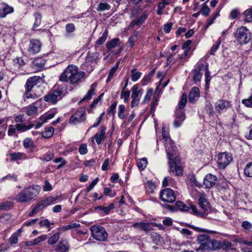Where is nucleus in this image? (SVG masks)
<instances>
[{"mask_svg":"<svg viewBox=\"0 0 252 252\" xmlns=\"http://www.w3.org/2000/svg\"><path fill=\"white\" fill-rule=\"evenodd\" d=\"M162 137L164 140L166 152L168 159L169 171L176 176L183 175V169L181 166L180 160L178 156L177 147L173 141L169 137L164 128H162Z\"/></svg>","mask_w":252,"mask_h":252,"instance_id":"1","label":"nucleus"},{"mask_svg":"<svg viewBox=\"0 0 252 252\" xmlns=\"http://www.w3.org/2000/svg\"><path fill=\"white\" fill-rule=\"evenodd\" d=\"M78 67L76 65H68L60 76V80L66 82L69 80L72 84L77 83L85 75L84 72L78 71Z\"/></svg>","mask_w":252,"mask_h":252,"instance_id":"2","label":"nucleus"},{"mask_svg":"<svg viewBox=\"0 0 252 252\" xmlns=\"http://www.w3.org/2000/svg\"><path fill=\"white\" fill-rule=\"evenodd\" d=\"M40 187L32 186L25 188L18 193L16 200L20 203H27L32 200L39 193Z\"/></svg>","mask_w":252,"mask_h":252,"instance_id":"3","label":"nucleus"},{"mask_svg":"<svg viewBox=\"0 0 252 252\" xmlns=\"http://www.w3.org/2000/svg\"><path fill=\"white\" fill-rule=\"evenodd\" d=\"M234 38L240 44H246L252 38L250 31L246 27L241 26L237 28L233 32Z\"/></svg>","mask_w":252,"mask_h":252,"instance_id":"4","label":"nucleus"},{"mask_svg":"<svg viewBox=\"0 0 252 252\" xmlns=\"http://www.w3.org/2000/svg\"><path fill=\"white\" fill-rule=\"evenodd\" d=\"M198 203L200 207L203 210L204 212L199 211L195 205L191 204L190 208L191 213L196 216L204 217L205 215H206L205 212L207 211L209 208V203L205 196L202 195L199 197L198 200Z\"/></svg>","mask_w":252,"mask_h":252,"instance_id":"5","label":"nucleus"},{"mask_svg":"<svg viewBox=\"0 0 252 252\" xmlns=\"http://www.w3.org/2000/svg\"><path fill=\"white\" fill-rule=\"evenodd\" d=\"M63 93V88L62 86H59L56 89H55L48 94L44 96V100L46 102L55 104L62 99Z\"/></svg>","mask_w":252,"mask_h":252,"instance_id":"6","label":"nucleus"},{"mask_svg":"<svg viewBox=\"0 0 252 252\" xmlns=\"http://www.w3.org/2000/svg\"><path fill=\"white\" fill-rule=\"evenodd\" d=\"M91 231L92 236L96 240L104 241L108 237L105 229L101 226L94 225L91 227Z\"/></svg>","mask_w":252,"mask_h":252,"instance_id":"7","label":"nucleus"},{"mask_svg":"<svg viewBox=\"0 0 252 252\" xmlns=\"http://www.w3.org/2000/svg\"><path fill=\"white\" fill-rule=\"evenodd\" d=\"M232 156L227 152L220 153L218 156L217 163L218 167L224 169L232 160Z\"/></svg>","mask_w":252,"mask_h":252,"instance_id":"8","label":"nucleus"},{"mask_svg":"<svg viewBox=\"0 0 252 252\" xmlns=\"http://www.w3.org/2000/svg\"><path fill=\"white\" fill-rule=\"evenodd\" d=\"M160 198L164 202L172 203L175 201L176 196L172 189L165 188L161 191Z\"/></svg>","mask_w":252,"mask_h":252,"instance_id":"9","label":"nucleus"},{"mask_svg":"<svg viewBox=\"0 0 252 252\" xmlns=\"http://www.w3.org/2000/svg\"><path fill=\"white\" fill-rule=\"evenodd\" d=\"M85 120V110L84 108H79L70 118V123L76 125Z\"/></svg>","mask_w":252,"mask_h":252,"instance_id":"10","label":"nucleus"},{"mask_svg":"<svg viewBox=\"0 0 252 252\" xmlns=\"http://www.w3.org/2000/svg\"><path fill=\"white\" fill-rule=\"evenodd\" d=\"M231 107V102L223 99H219L215 103V110L219 114L225 112Z\"/></svg>","mask_w":252,"mask_h":252,"instance_id":"11","label":"nucleus"},{"mask_svg":"<svg viewBox=\"0 0 252 252\" xmlns=\"http://www.w3.org/2000/svg\"><path fill=\"white\" fill-rule=\"evenodd\" d=\"M41 47V43L39 40L32 39L30 40L27 52L29 55H34L40 52Z\"/></svg>","mask_w":252,"mask_h":252,"instance_id":"12","label":"nucleus"},{"mask_svg":"<svg viewBox=\"0 0 252 252\" xmlns=\"http://www.w3.org/2000/svg\"><path fill=\"white\" fill-rule=\"evenodd\" d=\"M42 79L37 76H34L29 78L25 85L26 90L28 91H31L32 88L38 83L42 81Z\"/></svg>","mask_w":252,"mask_h":252,"instance_id":"13","label":"nucleus"},{"mask_svg":"<svg viewBox=\"0 0 252 252\" xmlns=\"http://www.w3.org/2000/svg\"><path fill=\"white\" fill-rule=\"evenodd\" d=\"M217 179L216 176L212 174H208L204 178L203 184L206 188H211L215 185Z\"/></svg>","mask_w":252,"mask_h":252,"instance_id":"14","label":"nucleus"},{"mask_svg":"<svg viewBox=\"0 0 252 252\" xmlns=\"http://www.w3.org/2000/svg\"><path fill=\"white\" fill-rule=\"evenodd\" d=\"M220 241H218L215 239H210L207 245H205L203 248V250H212L216 251L220 248Z\"/></svg>","mask_w":252,"mask_h":252,"instance_id":"15","label":"nucleus"},{"mask_svg":"<svg viewBox=\"0 0 252 252\" xmlns=\"http://www.w3.org/2000/svg\"><path fill=\"white\" fill-rule=\"evenodd\" d=\"M200 96L199 89L197 87H193L189 92V100L191 103L197 101Z\"/></svg>","mask_w":252,"mask_h":252,"instance_id":"16","label":"nucleus"},{"mask_svg":"<svg viewBox=\"0 0 252 252\" xmlns=\"http://www.w3.org/2000/svg\"><path fill=\"white\" fill-rule=\"evenodd\" d=\"M185 119V115L184 112L182 110H176V119L174 123V126L176 127H179Z\"/></svg>","mask_w":252,"mask_h":252,"instance_id":"17","label":"nucleus"},{"mask_svg":"<svg viewBox=\"0 0 252 252\" xmlns=\"http://www.w3.org/2000/svg\"><path fill=\"white\" fill-rule=\"evenodd\" d=\"M13 11V8L6 4L2 3L0 5V17L1 18L5 17L8 14L12 13Z\"/></svg>","mask_w":252,"mask_h":252,"instance_id":"18","label":"nucleus"},{"mask_svg":"<svg viewBox=\"0 0 252 252\" xmlns=\"http://www.w3.org/2000/svg\"><path fill=\"white\" fill-rule=\"evenodd\" d=\"M131 97L140 99L143 94V89L138 84L134 85L131 89Z\"/></svg>","mask_w":252,"mask_h":252,"instance_id":"19","label":"nucleus"},{"mask_svg":"<svg viewBox=\"0 0 252 252\" xmlns=\"http://www.w3.org/2000/svg\"><path fill=\"white\" fill-rule=\"evenodd\" d=\"M203 67L204 64L203 63H200L198 66L194 69L193 80L195 82H199L200 81L202 76V74L200 72Z\"/></svg>","mask_w":252,"mask_h":252,"instance_id":"20","label":"nucleus"},{"mask_svg":"<svg viewBox=\"0 0 252 252\" xmlns=\"http://www.w3.org/2000/svg\"><path fill=\"white\" fill-rule=\"evenodd\" d=\"M69 248L68 242L66 240L60 241L56 248L57 252H66Z\"/></svg>","mask_w":252,"mask_h":252,"instance_id":"21","label":"nucleus"},{"mask_svg":"<svg viewBox=\"0 0 252 252\" xmlns=\"http://www.w3.org/2000/svg\"><path fill=\"white\" fill-rule=\"evenodd\" d=\"M147 16V13L144 12L138 19L132 20L129 24V27H133L135 26L139 27L146 19Z\"/></svg>","mask_w":252,"mask_h":252,"instance_id":"22","label":"nucleus"},{"mask_svg":"<svg viewBox=\"0 0 252 252\" xmlns=\"http://www.w3.org/2000/svg\"><path fill=\"white\" fill-rule=\"evenodd\" d=\"M210 237L207 234H201L198 236L197 241L200 244L199 249L203 250V248L205 245H207L209 242Z\"/></svg>","mask_w":252,"mask_h":252,"instance_id":"23","label":"nucleus"},{"mask_svg":"<svg viewBox=\"0 0 252 252\" xmlns=\"http://www.w3.org/2000/svg\"><path fill=\"white\" fill-rule=\"evenodd\" d=\"M106 127L104 126H101L100 131L96 133L94 135V138L97 144H100L103 139H104V135L105 133Z\"/></svg>","mask_w":252,"mask_h":252,"instance_id":"24","label":"nucleus"},{"mask_svg":"<svg viewBox=\"0 0 252 252\" xmlns=\"http://www.w3.org/2000/svg\"><path fill=\"white\" fill-rule=\"evenodd\" d=\"M96 85L95 83H93L91 86L90 89L88 91L86 94L84 96L83 98L81 100V101L85 100H88L92 98L93 95L94 94V92L95 90Z\"/></svg>","mask_w":252,"mask_h":252,"instance_id":"25","label":"nucleus"},{"mask_svg":"<svg viewBox=\"0 0 252 252\" xmlns=\"http://www.w3.org/2000/svg\"><path fill=\"white\" fill-rule=\"evenodd\" d=\"M150 223H144V222H137L135 223L132 225V227L135 228H138L139 229L142 230L144 231H148L151 230Z\"/></svg>","mask_w":252,"mask_h":252,"instance_id":"26","label":"nucleus"},{"mask_svg":"<svg viewBox=\"0 0 252 252\" xmlns=\"http://www.w3.org/2000/svg\"><path fill=\"white\" fill-rule=\"evenodd\" d=\"M25 112L29 116H34L37 113V108L33 105H30L25 109Z\"/></svg>","mask_w":252,"mask_h":252,"instance_id":"27","label":"nucleus"},{"mask_svg":"<svg viewBox=\"0 0 252 252\" xmlns=\"http://www.w3.org/2000/svg\"><path fill=\"white\" fill-rule=\"evenodd\" d=\"M10 157L12 160H17L27 158V156L25 154L20 152L11 153L10 154Z\"/></svg>","mask_w":252,"mask_h":252,"instance_id":"28","label":"nucleus"},{"mask_svg":"<svg viewBox=\"0 0 252 252\" xmlns=\"http://www.w3.org/2000/svg\"><path fill=\"white\" fill-rule=\"evenodd\" d=\"M120 44V39L118 38H115L111 40L108 41L106 44V47L108 50H111L117 45Z\"/></svg>","mask_w":252,"mask_h":252,"instance_id":"29","label":"nucleus"},{"mask_svg":"<svg viewBox=\"0 0 252 252\" xmlns=\"http://www.w3.org/2000/svg\"><path fill=\"white\" fill-rule=\"evenodd\" d=\"M57 200V197L53 196H48V197L40 201L44 207H46L55 202Z\"/></svg>","mask_w":252,"mask_h":252,"instance_id":"30","label":"nucleus"},{"mask_svg":"<svg viewBox=\"0 0 252 252\" xmlns=\"http://www.w3.org/2000/svg\"><path fill=\"white\" fill-rule=\"evenodd\" d=\"M98 58V53H88L86 57V61L88 63H92L95 62Z\"/></svg>","mask_w":252,"mask_h":252,"instance_id":"31","label":"nucleus"},{"mask_svg":"<svg viewBox=\"0 0 252 252\" xmlns=\"http://www.w3.org/2000/svg\"><path fill=\"white\" fill-rule=\"evenodd\" d=\"M34 126V125L30 124L28 125H23L21 124H18L16 125L17 130H20L22 131H25L29 130Z\"/></svg>","mask_w":252,"mask_h":252,"instance_id":"32","label":"nucleus"},{"mask_svg":"<svg viewBox=\"0 0 252 252\" xmlns=\"http://www.w3.org/2000/svg\"><path fill=\"white\" fill-rule=\"evenodd\" d=\"M44 208L43 205L39 201L34 208H33L32 211L29 213V216L30 217H32L34 214H37Z\"/></svg>","mask_w":252,"mask_h":252,"instance_id":"33","label":"nucleus"},{"mask_svg":"<svg viewBox=\"0 0 252 252\" xmlns=\"http://www.w3.org/2000/svg\"><path fill=\"white\" fill-rule=\"evenodd\" d=\"M244 20L247 22L252 21V7L247 9L243 12Z\"/></svg>","mask_w":252,"mask_h":252,"instance_id":"34","label":"nucleus"},{"mask_svg":"<svg viewBox=\"0 0 252 252\" xmlns=\"http://www.w3.org/2000/svg\"><path fill=\"white\" fill-rule=\"evenodd\" d=\"M244 173L247 177H252V162L247 164L244 169Z\"/></svg>","mask_w":252,"mask_h":252,"instance_id":"35","label":"nucleus"},{"mask_svg":"<svg viewBox=\"0 0 252 252\" xmlns=\"http://www.w3.org/2000/svg\"><path fill=\"white\" fill-rule=\"evenodd\" d=\"M111 6L110 4L106 2H100L96 10L97 11H104L106 10H109L110 9Z\"/></svg>","mask_w":252,"mask_h":252,"instance_id":"36","label":"nucleus"},{"mask_svg":"<svg viewBox=\"0 0 252 252\" xmlns=\"http://www.w3.org/2000/svg\"><path fill=\"white\" fill-rule=\"evenodd\" d=\"M34 16L35 18V22L33 24V28L34 30H36L41 24L42 17L41 15L38 12L35 13L34 14Z\"/></svg>","mask_w":252,"mask_h":252,"instance_id":"37","label":"nucleus"},{"mask_svg":"<svg viewBox=\"0 0 252 252\" xmlns=\"http://www.w3.org/2000/svg\"><path fill=\"white\" fill-rule=\"evenodd\" d=\"M54 129L52 127L45 128V130L41 133V135L45 138H49L52 136L54 133Z\"/></svg>","mask_w":252,"mask_h":252,"instance_id":"38","label":"nucleus"},{"mask_svg":"<svg viewBox=\"0 0 252 252\" xmlns=\"http://www.w3.org/2000/svg\"><path fill=\"white\" fill-rule=\"evenodd\" d=\"M46 118V116L44 114L39 118L37 121L36 125H34L35 129H38L42 126L43 124L46 123L48 121Z\"/></svg>","mask_w":252,"mask_h":252,"instance_id":"39","label":"nucleus"},{"mask_svg":"<svg viewBox=\"0 0 252 252\" xmlns=\"http://www.w3.org/2000/svg\"><path fill=\"white\" fill-rule=\"evenodd\" d=\"M147 159L145 158L140 159L137 161V166L139 169H144L147 166Z\"/></svg>","mask_w":252,"mask_h":252,"instance_id":"40","label":"nucleus"},{"mask_svg":"<svg viewBox=\"0 0 252 252\" xmlns=\"http://www.w3.org/2000/svg\"><path fill=\"white\" fill-rule=\"evenodd\" d=\"M60 235V232H57L49 238L48 243L49 245L55 244L59 239Z\"/></svg>","mask_w":252,"mask_h":252,"instance_id":"41","label":"nucleus"},{"mask_svg":"<svg viewBox=\"0 0 252 252\" xmlns=\"http://www.w3.org/2000/svg\"><path fill=\"white\" fill-rule=\"evenodd\" d=\"M187 101V96L186 94H183L182 95L181 99L180 102L178 104V109L181 110L186 105Z\"/></svg>","mask_w":252,"mask_h":252,"instance_id":"42","label":"nucleus"},{"mask_svg":"<svg viewBox=\"0 0 252 252\" xmlns=\"http://www.w3.org/2000/svg\"><path fill=\"white\" fill-rule=\"evenodd\" d=\"M114 208V204L111 203L109 206L106 207H102L98 206L97 208L103 211L105 214H108L110 210H112Z\"/></svg>","mask_w":252,"mask_h":252,"instance_id":"43","label":"nucleus"},{"mask_svg":"<svg viewBox=\"0 0 252 252\" xmlns=\"http://www.w3.org/2000/svg\"><path fill=\"white\" fill-rule=\"evenodd\" d=\"M39 224L40 227L47 228H48V231H50L51 229L50 228V225L54 224V223L50 222L48 219H44L42 220H41L39 222Z\"/></svg>","mask_w":252,"mask_h":252,"instance_id":"44","label":"nucleus"},{"mask_svg":"<svg viewBox=\"0 0 252 252\" xmlns=\"http://www.w3.org/2000/svg\"><path fill=\"white\" fill-rule=\"evenodd\" d=\"M23 146L26 149L33 147L34 146L33 141L31 138H27L23 141Z\"/></svg>","mask_w":252,"mask_h":252,"instance_id":"45","label":"nucleus"},{"mask_svg":"<svg viewBox=\"0 0 252 252\" xmlns=\"http://www.w3.org/2000/svg\"><path fill=\"white\" fill-rule=\"evenodd\" d=\"M108 36V31L105 30L103 33L102 36L100 37L96 41V44L97 45L102 44L106 40Z\"/></svg>","mask_w":252,"mask_h":252,"instance_id":"46","label":"nucleus"},{"mask_svg":"<svg viewBox=\"0 0 252 252\" xmlns=\"http://www.w3.org/2000/svg\"><path fill=\"white\" fill-rule=\"evenodd\" d=\"M153 94V89H149L147 91L146 94L143 100L144 103H147L149 102Z\"/></svg>","mask_w":252,"mask_h":252,"instance_id":"47","label":"nucleus"},{"mask_svg":"<svg viewBox=\"0 0 252 252\" xmlns=\"http://www.w3.org/2000/svg\"><path fill=\"white\" fill-rule=\"evenodd\" d=\"M125 109H126V108H125V106L124 105L121 104L119 106L118 115V117L120 119H124V118L125 117Z\"/></svg>","mask_w":252,"mask_h":252,"instance_id":"48","label":"nucleus"},{"mask_svg":"<svg viewBox=\"0 0 252 252\" xmlns=\"http://www.w3.org/2000/svg\"><path fill=\"white\" fill-rule=\"evenodd\" d=\"M131 77L133 82L137 81L141 76V73L140 72H135V69H132L131 71Z\"/></svg>","mask_w":252,"mask_h":252,"instance_id":"49","label":"nucleus"},{"mask_svg":"<svg viewBox=\"0 0 252 252\" xmlns=\"http://www.w3.org/2000/svg\"><path fill=\"white\" fill-rule=\"evenodd\" d=\"M54 157V154L52 152H47L43 157L40 158L39 159L44 161H49Z\"/></svg>","mask_w":252,"mask_h":252,"instance_id":"50","label":"nucleus"},{"mask_svg":"<svg viewBox=\"0 0 252 252\" xmlns=\"http://www.w3.org/2000/svg\"><path fill=\"white\" fill-rule=\"evenodd\" d=\"M221 43V40L220 38L217 41H216L215 44H214L211 48L209 53L210 55H214L215 53L217 51Z\"/></svg>","mask_w":252,"mask_h":252,"instance_id":"51","label":"nucleus"},{"mask_svg":"<svg viewBox=\"0 0 252 252\" xmlns=\"http://www.w3.org/2000/svg\"><path fill=\"white\" fill-rule=\"evenodd\" d=\"M137 40V36L136 35H134L133 36H130L128 41L126 43V45L128 47L131 48L134 45V43Z\"/></svg>","mask_w":252,"mask_h":252,"instance_id":"52","label":"nucleus"},{"mask_svg":"<svg viewBox=\"0 0 252 252\" xmlns=\"http://www.w3.org/2000/svg\"><path fill=\"white\" fill-rule=\"evenodd\" d=\"M130 96V92L128 91L122 90L121 94V98L123 99L125 102H127Z\"/></svg>","mask_w":252,"mask_h":252,"instance_id":"53","label":"nucleus"},{"mask_svg":"<svg viewBox=\"0 0 252 252\" xmlns=\"http://www.w3.org/2000/svg\"><path fill=\"white\" fill-rule=\"evenodd\" d=\"M14 65L17 67H21L24 65L26 63L21 57H17L14 60Z\"/></svg>","mask_w":252,"mask_h":252,"instance_id":"54","label":"nucleus"},{"mask_svg":"<svg viewBox=\"0 0 252 252\" xmlns=\"http://www.w3.org/2000/svg\"><path fill=\"white\" fill-rule=\"evenodd\" d=\"M176 206L182 211H187L189 208L181 201H177L176 203Z\"/></svg>","mask_w":252,"mask_h":252,"instance_id":"55","label":"nucleus"},{"mask_svg":"<svg viewBox=\"0 0 252 252\" xmlns=\"http://www.w3.org/2000/svg\"><path fill=\"white\" fill-rule=\"evenodd\" d=\"M12 203L11 202H5L0 204V211L8 210L11 208Z\"/></svg>","mask_w":252,"mask_h":252,"instance_id":"56","label":"nucleus"},{"mask_svg":"<svg viewBox=\"0 0 252 252\" xmlns=\"http://www.w3.org/2000/svg\"><path fill=\"white\" fill-rule=\"evenodd\" d=\"M220 247L223 249L229 250L232 247V243L227 240H224L222 242H220Z\"/></svg>","mask_w":252,"mask_h":252,"instance_id":"57","label":"nucleus"},{"mask_svg":"<svg viewBox=\"0 0 252 252\" xmlns=\"http://www.w3.org/2000/svg\"><path fill=\"white\" fill-rule=\"evenodd\" d=\"M242 103L247 107L252 108V95L248 98L243 99L242 100Z\"/></svg>","mask_w":252,"mask_h":252,"instance_id":"58","label":"nucleus"},{"mask_svg":"<svg viewBox=\"0 0 252 252\" xmlns=\"http://www.w3.org/2000/svg\"><path fill=\"white\" fill-rule=\"evenodd\" d=\"M210 11V10L209 7L204 3L200 12L203 16H207L209 14Z\"/></svg>","mask_w":252,"mask_h":252,"instance_id":"59","label":"nucleus"},{"mask_svg":"<svg viewBox=\"0 0 252 252\" xmlns=\"http://www.w3.org/2000/svg\"><path fill=\"white\" fill-rule=\"evenodd\" d=\"M171 2V0H162L158 5V8L163 9L166 5H168Z\"/></svg>","mask_w":252,"mask_h":252,"instance_id":"60","label":"nucleus"},{"mask_svg":"<svg viewBox=\"0 0 252 252\" xmlns=\"http://www.w3.org/2000/svg\"><path fill=\"white\" fill-rule=\"evenodd\" d=\"M79 152L81 155H85L88 152V149L86 144H81L79 148Z\"/></svg>","mask_w":252,"mask_h":252,"instance_id":"61","label":"nucleus"},{"mask_svg":"<svg viewBox=\"0 0 252 252\" xmlns=\"http://www.w3.org/2000/svg\"><path fill=\"white\" fill-rule=\"evenodd\" d=\"M103 94H100L95 99H94L93 102L91 103L90 107L93 108L97 106V104L101 100Z\"/></svg>","mask_w":252,"mask_h":252,"instance_id":"62","label":"nucleus"},{"mask_svg":"<svg viewBox=\"0 0 252 252\" xmlns=\"http://www.w3.org/2000/svg\"><path fill=\"white\" fill-rule=\"evenodd\" d=\"M75 30V28L73 24H67L65 26V31L67 33L72 32Z\"/></svg>","mask_w":252,"mask_h":252,"instance_id":"63","label":"nucleus"},{"mask_svg":"<svg viewBox=\"0 0 252 252\" xmlns=\"http://www.w3.org/2000/svg\"><path fill=\"white\" fill-rule=\"evenodd\" d=\"M18 236L16 234L13 233L9 238V242L11 245L16 244L18 242Z\"/></svg>","mask_w":252,"mask_h":252,"instance_id":"64","label":"nucleus"}]
</instances>
